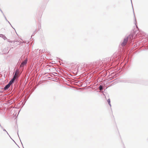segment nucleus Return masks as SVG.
Wrapping results in <instances>:
<instances>
[{"instance_id": "1", "label": "nucleus", "mask_w": 148, "mask_h": 148, "mask_svg": "<svg viewBox=\"0 0 148 148\" xmlns=\"http://www.w3.org/2000/svg\"><path fill=\"white\" fill-rule=\"evenodd\" d=\"M133 36L131 35H129L127 37L125 38L124 39L123 42H122L121 44V45L122 47H124L126 43L128 41L129 39L130 40H131L133 38Z\"/></svg>"}, {"instance_id": "2", "label": "nucleus", "mask_w": 148, "mask_h": 148, "mask_svg": "<svg viewBox=\"0 0 148 148\" xmlns=\"http://www.w3.org/2000/svg\"><path fill=\"white\" fill-rule=\"evenodd\" d=\"M13 73H14V74L13 75V78L15 79H16L19 77L21 74V73H20L19 69H17L15 72H14Z\"/></svg>"}, {"instance_id": "3", "label": "nucleus", "mask_w": 148, "mask_h": 148, "mask_svg": "<svg viewBox=\"0 0 148 148\" xmlns=\"http://www.w3.org/2000/svg\"><path fill=\"white\" fill-rule=\"evenodd\" d=\"M28 59L27 58H26L24 61H23L21 63V64L20 66V67L21 68L23 67L25 65L27 62Z\"/></svg>"}, {"instance_id": "4", "label": "nucleus", "mask_w": 148, "mask_h": 148, "mask_svg": "<svg viewBox=\"0 0 148 148\" xmlns=\"http://www.w3.org/2000/svg\"><path fill=\"white\" fill-rule=\"evenodd\" d=\"M117 53H114L113 54V55L111 57V58H112L113 60L114 59V60H117L118 59L119 57H118L119 55H118V56H117Z\"/></svg>"}, {"instance_id": "5", "label": "nucleus", "mask_w": 148, "mask_h": 148, "mask_svg": "<svg viewBox=\"0 0 148 148\" xmlns=\"http://www.w3.org/2000/svg\"><path fill=\"white\" fill-rule=\"evenodd\" d=\"M129 82L132 83H138V81L135 79H131L129 81Z\"/></svg>"}, {"instance_id": "6", "label": "nucleus", "mask_w": 148, "mask_h": 148, "mask_svg": "<svg viewBox=\"0 0 148 148\" xmlns=\"http://www.w3.org/2000/svg\"><path fill=\"white\" fill-rule=\"evenodd\" d=\"M16 80V79H15L13 78L9 81V82L10 83V84L12 85Z\"/></svg>"}, {"instance_id": "7", "label": "nucleus", "mask_w": 148, "mask_h": 148, "mask_svg": "<svg viewBox=\"0 0 148 148\" xmlns=\"http://www.w3.org/2000/svg\"><path fill=\"white\" fill-rule=\"evenodd\" d=\"M0 37L3 38L5 40L7 39V38L3 34H0Z\"/></svg>"}, {"instance_id": "8", "label": "nucleus", "mask_w": 148, "mask_h": 148, "mask_svg": "<svg viewBox=\"0 0 148 148\" xmlns=\"http://www.w3.org/2000/svg\"><path fill=\"white\" fill-rule=\"evenodd\" d=\"M10 87V86H8V84L6 85L4 87L3 89L5 90H7L8 88Z\"/></svg>"}, {"instance_id": "9", "label": "nucleus", "mask_w": 148, "mask_h": 148, "mask_svg": "<svg viewBox=\"0 0 148 148\" xmlns=\"http://www.w3.org/2000/svg\"><path fill=\"white\" fill-rule=\"evenodd\" d=\"M104 87L103 86H102L101 85H100L99 86V89L100 90H103L104 88Z\"/></svg>"}, {"instance_id": "10", "label": "nucleus", "mask_w": 148, "mask_h": 148, "mask_svg": "<svg viewBox=\"0 0 148 148\" xmlns=\"http://www.w3.org/2000/svg\"><path fill=\"white\" fill-rule=\"evenodd\" d=\"M132 8H133V13H134V18H135V24L136 25V27L137 28H138V26H137V25L136 24V18H135V14H134V9H133V7Z\"/></svg>"}, {"instance_id": "11", "label": "nucleus", "mask_w": 148, "mask_h": 148, "mask_svg": "<svg viewBox=\"0 0 148 148\" xmlns=\"http://www.w3.org/2000/svg\"><path fill=\"white\" fill-rule=\"evenodd\" d=\"M99 62H96L93 63L92 65H93V68L95 67V65L96 64H99Z\"/></svg>"}, {"instance_id": "12", "label": "nucleus", "mask_w": 148, "mask_h": 148, "mask_svg": "<svg viewBox=\"0 0 148 148\" xmlns=\"http://www.w3.org/2000/svg\"><path fill=\"white\" fill-rule=\"evenodd\" d=\"M107 102L109 104V105H110V106L111 107V104L110 103V99H109L107 100Z\"/></svg>"}, {"instance_id": "13", "label": "nucleus", "mask_w": 148, "mask_h": 148, "mask_svg": "<svg viewBox=\"0 0 148 148\" xmlns=\"http://www.w3.org/2000/svg\"><path fill=\"white\" fill-rule=\"evenodd\" d=\"M12 103H13V102H12V101H11L10 102H8L7 103V104L10 105V104H11Z\"/></svg>"}, {"instance_id": "14", "label": "nucleus", "mask_w": 148, "mask_h": 148, "mask_svg": "<svg viewBox=\"0 0 148 148\" xmlns=\"http://www.w3.org/2000/svg\"><path fill=\"white\" fill-rule=\"evenodd\" d=\"M36 32V30H35V31L33 32V34H32V36H31V37L33 36H34V34H35Z\"/></svg>"}, {"instance_id": "15", "label": "nucleus", "mask_w": 148, "mask_h": 148, "mask_svg": "<svg viewBox=\"0 0 148 148\" xmlns=\"http://www.w3.org/2000/svg\"><path fill=\"white\" fill-rule=\"evenodd\" d=\"M0 127L3 130L4 129V128H3V127L1 126L0 123Z\"/></svg>"}, {"instance_id": "16", "label": "nucleus", "mask_w": 148, "mask_h": 148, "mask_svg": "<svg viewBox=\"0 0 148 148\" xmlns=\"http://www.w3.org/2000/svg\"><path fill=\"white\" fill-rule=\"evenodd\" d=\"M8 23L10 24V25L12 27V28H13L14 29H15L12 26V25H11V24H10V22L8 21Z\"/></svg>"}, {"instance_id": "17", "label": "nucleus", "mask_w": 148, "mask_h": 148, "mask_svg": "<svg viewBox=\"0 0 148 148\" xmlns=\"http://www.w3.org/2000/svg\"><path fill=\"white\" fill-rule=\"evenodd\" d=\"M8 86H9L10 87V86L11 85H12L9 82L7 84Z\"/></svg>"}, {"instance_id": "18", "label": "nucleus", "mask_w": 148, "mask_h": 148, "mask_svg": "<svg viewBox=\"0 0 148 148\" xmlns=\"http://www.w3.org/2000/svg\"><path fill=\"white\" fill-rule=\"evenodd\" d=\"M8 86H9L10 87V86L11 85H12L9 82L7 84Z\"/></svg>"}, {"instance_id": "19", "label": "nucleus", "mask_w": 148, "mask_h": 148, "mask_svg": "<svg viewBox=\"0 0 148 148\" xmlns=\"http://www.w3.org/2000/svg\"><path fill=\"white\" fill-rule=\"evenodd\" d=\"M13 42V41H12L11 40H8L9 42L12 43Z\"/></svg>"}, {"instance_id": "20", "label": "nucleus", "mask_w": 148, "mask_h": 148, "mask_svg": "<svg viewBox=\"0 0 148 148\" xmlns=\"http://www.w3.org/2000/svg\"><path fill=\"white\" fill-rule=\"evenodd\" d=\"M41 28V26H39L38 27V29L39 30Z\"/></svg>"}, {"instance_id": "21", "label": "nucleus", "mask_w": 148, "mask_h": 148, "mask_svg": "<svg viewBox=\"0 0 148 148\" xmlns=\"http://www.w3.org/2000/svg\"><path fill=\"white\" fill-rule=\"evenodd\" d=\"M6 133H7V134H8V135H9V136H10V135H9V134H8V133L7 132V131H6Z\"/></svg>"}, {"instance_id": "22", "label": "nucleus", "mask_w": 148, "mask_h": 148, "mask_svg": "<svg viewBox=\"0 0 148 148\" xmlns=\"http://www.w3.org/2000/svg\"><path fill=\"white\" fill-rule=\"evenodd\" d=\"M17 134H18V136L19 137V139H20V137H19V135H18V132ZM20 140V141H21V140ZM21 142V143L22 144V143Z\"/></svg>"}, {"instance_id": "23", "label": "nucleus", "mask_w": 148, "mask_h": 148, "mask_svg": "<svg viewBox=\"0 0 148 148\" xmlns=\"http://www.w3.org/2000/svg\"><path fill=\"white\" fill-rule=\"evenodd\" d=\"M0 10L1 12L2 13V14L3 13V12L1 10V9H0Z\"/></svg>"}, {"instance_id": "24", "label": "nucleus", "mask_w": 148, "mask_h": 148, "mask_svg": "<svg viewBox=\"0 0 148 148\" xmlns=\"http://www.w3.org/2000/svg\"><path fill=\"white\" fill-rule=\"evenodd\" d=\"M3 130V131H5V132H6L7 131H6V130L5 129H4Z\"/></svg>"}, {"instance_id": "25", "label": "nucleus", "mask_w": 148, "mask_h": 148, "mask_svg": "<svg viewBox=\"0 0 148 148\" xmlns=\"http://www.w3.org/2000/svg\"><path fill=\"white\" fill-rule=\"evenodd\" d=\"M2 14H3V15L4 17H5V15H4V14L3 13Z\"/></svg>"}, {"instance_id": "26", "label": "nucleus", "mask_w": 148, "mask_h": 148, "mask_svg": "<svg viewBox=\"0 0 148 148\" xmlns=\"http://www.w3.org/2000/svg\"><path fill=\"white\" fill-rule=\"evenodd\" d=\"M4 17V18H5V20H7V19L6 17V16H5V17Z\"/></svg>"}, {"instance_id": "27", "label": "nucleus", "mask_w": 148, "mask_h": 148, "mask_svg": "<svg viewBox=\"0 0 148 148\" xmlns=\"http://www.w3.org/2000/svg\"><path fill=\"white\" fill-rule=\"evenodd\" d=\"M131 0V2L132 5V7L133 8V5H132V0Z\"/></svg>"}, {"instance_id": "28", "label": "nucleus", "mask_w": 148, "mask_h": 148, "mask_svg": "<svg viewBox=\"0 0 148 148\" xmlns=\"http://www.w3.org/2000/svg\"><path fill=\"white\" fill-rule=\"evenodd\" d=\"M6 21L7 22H8L9 21L7 19V20H6Z\"/></svg>"}, {"instance_id": "29", "label": "nucleus", "mask_w": 148, "mask_h": 148, "mask_svg": "<svg viewBox=\"0 0 148 148\" xmlns=\"http://www.w3.org/2000/svg\"><path fill=\"white\" fill-rule=\"evenodd\" d=\"M97 67H98V66H97L96 67V68H97Z\"/></svg>"}, {"instance_id": "30", "label": "nucleus", "mask_w": 148, "mask_h": 148, "mask_svg": "<svg viewBox=\"0 0 148 148\" xmlns=\"http://www.w3.org/2000/svg\"><path fill=\"white\" fill-rule=\"evenodd\" d=\"M10 138H11V139H12H12L11 137Z\"/></svg>"}, {"instance_id": "31", "label": "nucleus", "mask_w": 148, "mask_h": 148, "mask_svg": "<svg viewBox=\"0 0 148 148\" xmlns=\"http://www.w3.org/2000/svg\"><path fill=\"white\" fill-rule=\"evenodd\" d=\"M0 54H1V53H0Z\"/></svg>"}]
</instances>
